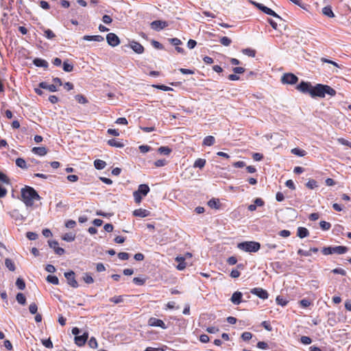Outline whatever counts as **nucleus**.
<instances>
[{
	"instance_id": "f257e3e1",
	"label": "nucleus",
	"mask_w": 351,
	"mask_h": 351,
	"mask_svg": "<svg viewBox=\"0 0 351 351\" xmlns=\"http://www.w3.org/2000/svg\"><path fill=\"white\" fill-rule=\"evenodd\" d=\"M297 90L302 93H308L311 97H325L326 95L333 97L336 95V90L328 85L317 84L312 86L310 82H301L297 87Z\"/></svg>"
},
{
	"instance_id": "f03ea898",
	"label": "nucleus",
	"mask_w": 351,
	"mask_h": 351,
	"mask_svg": "<svg viewBox=\"0 0 351 351\" xmlns=\"http://www.w3.org/2000/svg\"><path fill=\"white\" fill-rule=\"evenodd\" d=\"M21 197L22 200L27 206H32L34 204V200L40 199V197L36 190L27 186L21 189Z\"/></svg>"
},
{
	"instance_id": "7ed1b4c3",
	"label": "nucleus",
	"mask_w": 351,
	"mask_h": 351,
	"mask_svg": "<svg viewBox=\"0 0 351 351\" xmlns=\"http://www.w3.org/2000/svg\"><path fill=\"white\" fill-rule=\"evenodd\" d=\"M237 248L245 252H256L261 248V244L256 241H244L237 244Z\"/></svg>"
},
{
	"instance_id": "20e7f679",
	"label": "nucleus",
	"mask_w": 351,
	"mask_h": 351,
	"mask_svg": "<svg viewBox=\"0 0 351 351\" xmlns=\"http://www.w3.org/2000/svg\"><path fill=\"white\" fill-rule=\"evenodd\" d=\"M150 189L147 184H142L138 187V190L133 193L134 201L136 204H140L142 201V196H146Z\"/></svg>"
},
{
	"instance_id": "39448f33",
	"label": "nucleus",
	"mask_w": 351,
	"mask_h": 351,
	"mask_svg": "<svg viewBox=\"0 0 351 351\" xmlns=\"http://www.w3.org/2000/svg\"><path fill=\"white\" fill-rule=\"evenodd\" d=\"M298 77L291 73L284 74L281 77V82L282 84H295L298 82Z\"/></svg>"
},
{
	"instance_id": "423d86ee",
	"label": "nucleus",
	"mask_w": 351,
	"mask_h": 351,
	"mask_svg": "<svg viewBox=\"0 0 351 351\" xmlns=\"http://www.w3.org/2000/svg\"><path fill=\"white\" fill-rule=\"evenodd\" d=\"M252 3L258 8L260 10L263 12L264 13L272 16L274 17L281 19L278 14H277L274 10L271 9L267 8V6L264 5L262 3H256V2H252Z\"/></svg>"
},
{
	"instance_id": "0eeeda50",
	"label": "nucleus",
	"mask_w": 351,
	"mask_h": 351,
	"mask_svg": "<svg viewBox=\"0 0 351 351\" xmlns=\"http://www.w3.org/2000/svg\"><path fill=\"white\" fill-rule=\"evenodd\" d=\"M250 293L256 295L261 299L265 300L268 298L269 294L267 291L263 288L256 287L250 290Z\"/></svg>"
},
{
	"instance_id": "6e6552de",
	"label": "nucleus",
	"mask_w": 351,
	"mask_h": 351,
	"mask_svg": "<svg viewBox=\"0 0 351 351\" xmlns=\"http://www.w3.org/2000/svg\"><path fill=\"white\" fill-rule=\"evenodd\" d=\"M64 276L67 280V282L73 288L78 287V283L75 278V273L72 271L64 273Z\"/></svg>"
},
{
	"instance_id": "1a4fd4ad",
	"label": "nucleus",
	"mask_w": 351,
	"mask_h": 351,
	"mask_svg": "<svg viewBox=\"0 0 351 351\" xmlns=\"http://www.w3.org/2000/svg\"><path fill=\"white\" fill-rule=\"evenodd\" d=\"M106 40L108 45L112 47H116L120 43L119 37L114 33L108 34L106 36Z\"/></svg>"
},
{
	"instance_id": "9d476101",
	"label": "nucleus",
	"mask_w": 351,
	"mask_h": 351,
	"mask_svg": "<svg viewBox=\"0 0 351 351\" xmlns=\"http://www.w3.org/2000/svg\"><path fill=\"white\" fill-rule=\"evenodd\" d=\"M148 325L150 326L160 327L163 329L167 328L165 322L162 319L156 317H150L148 320Z\"/></svg>"
},
{
	"instance_id": "9b49d317",
	"label": "nucleus",
	"mask_w": 351,
	"mask_h": 351,
	"mask_svg": "<svg viewBox=\"0 0 351 351\" xmlns=\"http://www.w3.org/2000/svg\"><path fill=\"white\" fill-rule=\"evenodd\" d=\"M150 25L153 29L156 31H160L167 27L168 24L166 21L156 20L152 22Z\"/></svg>"
},
{
	"instance_id": "f8f14e48",
	"label": "nucleus",
	"mask_w": 351,
	"mask_h": 351,
	"mask_svg": "<svg viewBox=\"0 0 351 351\" xmlns=\"http://www.w3.org/2000/svg\"><path fill=\"white\" fill-rule=\"evenodd\" d=\"M49 245L51 248L54 250V252L58 255H62L64 253V250L60 247H58V243L56 241H49Z\"/></svg>"
},
{
	"instance_id": "ddd939ff",
	"label": "nucleus",
	"mask_w": 351,
	"mask_h": 351,
	"mask_svg": "<svg viewBox=\"0 0 351 351\" xmlns=\"http://www.w3.org/2000/svg\"><path fill=\"white\" fill-rule=\"evenodd\" d=\"M130 47L136 53L141 54L144 51V47L139 43L136 41H132L130 43Z\"/></svg>"
},
{
	"instance_id": "4468645a",
	"label": "nucleus",
	"mask_w": 351,
	"mask_h": 351,
	"mask_svg": "<svg viewBox=\"0 0 351 351\" xmlns=\"http://www.w3.org/2000/svg\"><path fill=\"white\" fill-rule=\"evenodd\" d=\"M242 297H243V294L240 291H236L234 292L231 298H230V301L235 305H238L240 303H241L242 302Z\"/></svg>"
},
{
	"instance_id": "2eb2a0df",
	"label": "nucleus",
	"mask_w": 351,
	"mask_h": 351,
	"mask_svg": "<svg viewBox=\"0 0 351 351\" xmlns=\"http://www.w3.org/2000/svg\"><path fill=\"white\" fill-rule=\"evenodd\" d=\"M150 212L146 209L138 208L133 211V215L138 217H146L149 216Z\"/></svg>"
},
{
	"instance_id": "dca6fc26",
	"label": "nucleus",
	"mask_w": 351,
	"mask_h": 351,
	"mask_svg": "<svg viewBox=\"0 0 351 351\" xmlns=\"http://www.w3.org/2000/svg\"><path fill=\"white\" fill-rule=\"evenodd\" d=\"M39 88L48 90L50 92H56L57 86L55 84H49L46 82H42L39 84Z\"/></svg>"
},
{
	"instance_id": "f3484780",
	"label": "nucleus",
	"mask_w": 351,
	"mask_h": 351,
	"mask_svg": "<svg viewBox=\"0 0 351 351\" xmlns=\"http://www.w3.org/2000/svg\"><path fill=\"white\" fill-rule=\"evenodd\" d=\"M253 204H250L248 206L247 208L250 211H254L256 209L257 206H263L265 204L264 201L261 198H256L254 201Z\"/></svg>"
},
{
	"instance_id": "a211bd4d",
	"label": "nucleus",
	"mask_w": 351,
	"mask_h": 351,
	"mask_svg": "<svg viewBox=\"0 0 351 351\" xmlns=\"http://www.w3.org/2000/svg\"><path fill=\"white\" fill-rule=\"evenodd\" d=\"M88 339V335L86 333L83 334L82 335H77L75 337V343L79 346H82L84 345L86 340Z\"/></svg>"
},
{
	"instance_id": "6ab92c4d",
	"label": "nucleus",
	"mask_w": 351,
	"mask_h": 351,
	"mask_svg": "<svg viewBox=\"0 0 351 351\" xmlns=\"http://www.w3.org/2000/svg\"><path fill=\"white\" fill-rule=\"evenodd\" d=\"M83 40H88V41L102 42V41H104V38L103 36H101L100 35H95V36L86 35V36H84Z\"/></svg>"
},
{
	"instance_id": "aec40b11",
	"label": "nucleus",
	"mask_w": 351,
	"mask_h": 351,
	"mask_svg": "<svg viewBox=\"0 0 351 351\" xmlns=\"http://www.w3.org/2000/svg\"><path fill=\"white\" fill-rule=\"evenodd\" d=\"M32 152L40 156H43L47 154V150L45 147H35L32 148Z\"/></svg>"
},
{
	"instance_id": "412c9836",
	"label": "nucleus",
	"mask_w": 351,
	"mask_h": 351,
	"mask_svg": "<svg viewBox=\"0 0 351 351\" xmlns=\"http://www.w3.org/2000/svg\"><path fill=\"white\" fill-rule=\"evenodd\" d=\"M33 63L38 67L47 68L49 65L48 62L45 60L41 58H35L33 60Z\"/></svg>"
},
{
	"instance_id": "4be33fe9",
	"label": "nucleus",
	"mask_w": 351,
	"mask_h": 351,
	"mask_svg": "<svg viewBox=\"0 0 351 351\" xmlns=\"http://www.w3.org/2000/svg\"><path fill=\"white\" fill-rule=\"evenodd\" d=\"M309 232L308 230L304 227H299L297 231V236L301 239H303L307 236H308Z\"/></svg>"
},
{
	"instance_id": "5701e85b",
	"label": "nucleus",
	"mask_w": 351,
	"mask_h": 351,
	"mask_svg": "<svg viewBox=\"0 0 351 351\" xmlns=\"http://www.w3.org/2000/svg\"><path fill=\"white\" fill-rule=\"evenodd\" d=\"M333 254H343L348 251V248L345 246H335L332 248Z\"/></svg>"
},
{
	"instance_id": "b1692460",
	"label": "nucleus",
	"mask_w": 351,
	"mask_h": 351,
	"mask_svg": "<svg viewBox=\"0 0 351 351\" xmlns=\"http://www.w3.org/2000/svg\"><path fill=\"white\" fill-rule=\"evenodd\" d=\"M107 143L111 147H115L119 148H122L124 147V144L122 142L118 141L114 138L108 140Z\"/></svg>"
},
{
	"instance_id": "393cba45",
	"label": "nucleus",
	"mask_w": 351,
	"mask_h": 351,
	"mask_svg": "<svg viewBox=\"0 0 351 351\" xmlns=\"http://www.w3.org/2000/svg\"><path fill=\"white\" fill-rule=\"evenodd\" d=\"M94 165L97 169L101 170L106 167V163L102 160L97 159L94 161Z\"/></svg>"
},
{
	"instance_id": "a878e982",
	"label": "nucleus",
	"mask_w": 351,
	"mask_h": 351,
	"mask_svg": "<svg viewBox=\"0 0 351 351\" xmlns=\"http://www.w3.org/2000/svg\"><path fill=\"white\" fill-rule=\"evenodd\" d=\"M215 142V139L213 136H207L203 141V145L206 146H211Z\"/></svg>"
},
{
	"instance_id": "bb28decb",
	"label": "nucleus",
	"mask_w": 351,
	"mask_h": 351,
	"mask_svg": "<svg viewBox=\"0 0 351 351\" xmlns=\"http://www.w3.org/2000/svg\"><path fill=\"white\" fill-rule=\"evenodd\" d=\"M16 165L17 167H19L21 169H28V166L27 165L25 160L21 158H19L16 160Z\"/></svg>"
},
{
	"instance_id": "cd10ccee",
	"label": "nucleus",
	"mask_w": 351,
	"mask_h": 351,
	"mask_svg": "<svg viewBox=\"0 0 351 351\" xmlns=\"http://www.w3.org/2000/svg\"><path fill=\"white\" fill-rule=\"evenodd\" d=\"M41 29L44 31V36L47 39H53L56 37V34L49 29H45L44 27H41Z\"/></svg>"
},
{
	"instance_id": "c85d7f7f",
	"label": "nucleus",
	"mask_w": 351,
	"mask_h": 351,
	"mask_svg": "<svg viewBox=\"0 0 351 351\" xmlns=\"http://www.w3.org/2000/svg\"><path fill=\"white\" fill-rule=\"evenodd\" d=\"M205 165H206L205 159L198 158L195 161V162L193 164V167L202 169L205 166Z\"/></svg>"
},
{
	"instance_id": "c756f323",
	"label": "nucleus",
	"mask_w": 351,
	"mask_h": 351,
	"mask_svg": "<svg viewBox=\"0 0 351 351\" xmlns=\"http://www.w3.org/2000/svg\"><path fill=\"white\" fill-rule=\"evenodd\" d=\"M322 13L330 18H332L335 16L334 13L330 6L324 7L322 9Z\"/></svg>"
},
{
	"instance_id": "7c9ffc66",
	"label": "nucleus",
	"mask_w": 351,
	"mask_h": 351,
	"mask_svg": "<svg viewBox=\"0 0 351 351\" xmlns=\"http://www.w3.org/2000/svg\"><path fill=\"white\" fill-rule=\"evenodd\" d=\"M291 152L296 156L302 157L306 154V152L304 149H300L299 148H293L291 149Z\"/></svg>"
},
{
	"instance_id": "2f4dec72",
	"label": "nucleus",
	"mask_w": 351,
	"mask_h": 351,
	"mask_svg": "<svg viewBox=\"0 0 351 351\" xmlns=\"http://www.w3.org/2000/svg\"><path fill=\"white\" fill-rule=\"evenodd\" d=\"M16 299L17 302L22 305H25L26 304V298L22 293H17Z\"/></svg>"
},
{
	"instance_id": "473e14b6",
	"label": "nucleus",
	"mask_w": 351,
	"mask_h": 351,
	"mask_svg": "<svg viewBox=\"0 0 351 351\" xmlns=\"http://www.w3.org/2000/svg\"><path fill=\"white\" fill-rule=\"evenodd\" d=\"M62 238L64 241H66L67 242H71V241H73L75 240V234L70 232V233H66L65 234H64L62 236Z\"/></svg>"
},
{
	"instance_id": "72a5a7b5",
	"label": "nucleus",
	"mask_w": 351,
	"mask_h": 351,
	"mask_svg": "<svg viewBox=\"0 0 351 351\" xmlns=\"http://www.w3.org/2000/svg\"><path fill=\"white\" fill-rule=\"evenodd\" d=\"M5 265L9 269V270L13 271L15 270V265L12 261L10 258L5 260Z\"/></svg>"
},
{
	"instance_id": "f704fd0d",
	"label": "nucleus",
	"mask_w": 351,
	"mask_h": 351,
	"mask_svg": "<svg viewBox=\"0 0 351 351\" xmlns=\"http://www.w3.org/2000/svg\"><path fill=\"white\" fill-rule=\"evenodd\" d=\"M242 53L246 56L250 57H254L256 55V51L254 49H252L250 48L243 49L242 50Z\"/></svg>"
},
{
	"instance_id": "c9c22d12",
	"label": "nucleus",
	"mask_w": 351,
	"mask_h": 351,
	"mask_svg": "<svg viewBox=\"0 0 351 351\" xmlns=\"http://www.w3.org/2000/svg\"><path fill=\"white\" fill-rule=\"evenodd\" d=\"M158 152L161 154L169 155L171 152V149L169 147H160L158 149Z\"/></svg>"
},
{
	"instance_id": "e433bc0d",
	"label": "nucleus",
	"mask_w": 351,
	"mask_h": 351,
	"mask_svg": "<svg viewBox=\"0 0 351 351\" xmlns=\"http://www.w3.org/2000/svg\"><path fill=\"white\" fill-rule=\"evenodd\" d=\"M47 280L53 285H58L59 283V280L56 276L49 275L47 277Z\"/></svg>"
},
{
	"instance_id": "4c0bfd02",
	"label": "nucleus",
	"mask_w": 351,
	"mask_h": 351,
	"mask_svg": "<svg viewBox=\"0 0 351 351\" xmlns=\"http://www.w3.org/2000/svg\"><path fill=\"white\" fill-rule=\"evenodd\" d=\"M16 285L20 290H23L25 288V283L22 278H17Z\"/></svg>"
},
{
	"instance_id": "58836bf2",
	"label": "nucleus",
	"mask_w": 351,
	"mask_h": 351,
	"mask_svg": "<svg viewBox=\"0 0 351 351\" xmlns=\"http://www.w3.org/2000/svg\"><path fill=\"white\" fill-rule=\"evenodd\" d=\"M319 226L323 230H328L331 228V224L329 222H326L325 221H321Z\"/></svg>"
},
{
	"instance_id": "ea45409f",
	"label": "nucleus",
	"mask_w": 351,
	"mask_h": 351,
	"mask_svg": "<svg viewBox=\"0 0 351 351\" xmlns=\"http://www.w3.org/2000/svg\"><path fill=\"white\" fill-rule=\"evenodd\" d=\"M75 98L76 101H77V102L80 104H84L88 102V100L86 99V98L82 95H77L75 96Z\"/></svg>"
},
{
	"instance_id": "a19ab883",
	"label": "nucleus",
	"mask_w": 351,
	"mask_h": 351,
	"mask_svg": "<svg viewBox=\"0 0 351 351\" xmlns=\"http://www.w3.org/2000/svg\"><path fill=\"white\" fill-rule=\"evenodd\" d=\"M306 185L308 189H313L317 186V181L313 179L309 180Z\"/></svg>"
},
{
	"instance_id": "79ce46f5",
	"label": "nucleus",
	"mask_w": 351,
	"mask_h": 351,
	"mask_svg": "<svg viewBox=\"0 0 351 351\" xmlns=\"http://www.w3.org/2000/svg\"><path fill=\"white\" fill-rule=\"evenodd\" d=\"M73 69V66L67 62H63V70L66 72H71Z\"/></svg>"
},
{
	"instance_id": "37998d69",
	"label": "nucleus",
	"mask_w": 351,
	"mask_h": 351,
	"mask_svg": "<svg viewBox=\"0 0 351 351\" xmlns=\"http://www.w3.org/2000/svg\"><path fill=\"white\" fill-rule=\"evenodd\" d=\"M208 205L210 207V208H219V202L218 201H217L216 199H210L208 202Z\"/></svg>"
},
{
	"instance_id": "c03bdc74",
	"label": "nucleus",
	"mask_w": 351,
	"mask_h": 351,
	"mask_svg": "<svg viewBox=\"0 0 351 351\" xmlns=\"http://www.w3.org/2000/svg\"><path fill=\"white\" fill-rule=\"evenodd\" d=\"M43 345L47 348H52L53 343L51 339L49 338L47 339H42L41 340Z\"/></svg>"
},
{
	"instance_id": "a18cd8bd",
	"label": "nucleus",
	"mask_w": 351,
	"mask_h": 351,
	"mask_svg": "<svg viewBox=\"0 0 351 351\" xmlns=\"http://www.w3.org/2000/svg\"><path fill=\"white\" fill-rule=\"evenodd\" d=\"M110 301L114 303V304H119L123 301V296L119 295V296H114L111 298H110Z\"/></svg>"
},
{
	"instance_id": "49530a36",
	"label": "nucleus",
	"mask_w": 351,
	"mask_h": 351,
	"mask_svg": "<svg viewBox=\"0 0 351 351\" xmlns=\"http://www.w3.org/2000/svg\"><path fill=\"white\" fill-rule=\"evenodd\" d=\"M83 280L87 284H92L94 282L93 277L88 274H84V276L83 277Z\"/></svg>"
},
{
	"instance_id": "de8ad7c7",
	"label": "nucleus",
	"mask_w": 351,
	"mask_h": 351,
	"mask_svg": "<svg viewBox=\"0 0 351 351\" xmlns=\"http://www.w3.org/2000/svg\"><path fill=\"white\" fill-rule=\"evenodd\" d=\"M300 341L302 343H303L304 345H309L311 343L312 340L309 337L302 336L300 338Z\"/></svg>"
},
{
	"instance_id": "09e8293b",
	"label": "nucleus",
	"mask_w": 351,
	"mask_h": 351,
	"mask_svg": "<svg viewBox=\"0 0 351 351\" xmlns=\"http://www.w3.org/2000/svg\"><path fill=\"white\" fill-rule=\"evenodd\" d=\"M231 40L226 36H223L220 39L221 44L224 46H229L231 44Z\"/></svg>"
},
{
	"instance_id": "8fccbe9b",
	"label": "nucleus",
	"mask_w": 351,
	"mask_h": 351,
	"mask_svg": "<svg viewBox=\"0 0 351 351\" xmlns=\"http://www.w3.org/2000/svg\"><path fill=\"white\" fill-rule=\"evenodd\" d=\"M276 301L277 302L278 304L282 306H285L287 305V300H286L285 299L281 298L280 296H278L276 299Z\"/></svg>"
},
{
	"instance_id": "3c124183",
	"label": "nucleus",
	"mask_w": 351,
	"mask_h": 351,
	"mask_svg": "<svg viewBox=\"0 0 351 351\" xmlns=\"http://www.w3.org/2000/svg\"><path fill=\"white\" fill-rule=\"evenodd\" d=\"M321 61L322 62H326V63L331 64H332L333 66H335L337 68H341V67L337 62H334L332 60H328L327 58H321Z\"/></svg>"
},
{
	"instance_id": "603ef678",
	"label": "nucleus",
	"mask_w": 351,
	"mask_h": 351,
	"mask_svg": "<svg viewBox=\"0 0 351 351\" xmlns=\"http://www.w3.org/2000/svg\"><path fill=\"white\" fill-rule=\"evenodd\" d=\"M0 181L5 184H10V180L5 174L0 171Z\"/></svg>"
},
{
	"instance_id": "864d4df0",
	"label": "nucleus",
	"mask_w": 351,
	"mask_h": 351,
	"mask_svg": "<svg viewBox=\"0 0 351 351\" xmlns=\"http://www.w3.org/2000/svg\"><path fill=\"white\" fill-rule=\"evenodd\" d=\"M252 337V334L250 332H244L241 335V338L243 341H248V340L251 339Z\"/></svg>"
},
{
	"instance_id": "5fc2aeb1",
	"label": "nucleus",
	"mask_w": 351,
	"mask_h": 351,
	"mask_svg": "<svg viewBox=\"0 0 351 351\" xmlns=\"http://www.w3.org/2000/svg\"><path fill=\"white\" fill-rule=\"evenodd\" d=\"M88 345L91 348H96L97 347V342L96 339L91 337L88 341Z\"/></svg>"
},
{
	"instance_id": "6e6d98bb",
	"label": "nucleus",
	"mask_w": 351,
	"mask_h": 351,
	"mask_svg": "<svg viewBox=\"0 0 351 351\" xmlns=\"http://www.w3.org/2000/svg\"><path fill=\"white\" fill-rule=\"evenodd\" d=\"M26 236L28 238V239H29L31 241L36 240L38 237V234L33 232H27Z\"/></svg>"
},
{
	"instance_id": "4d7b16f0",
	"label": "nucleus",
	"mask_w": 351,
	"mask_h": 351,
	"mask_svg": "<svg viewBox=\"0 0 351 351\" xmlns=\"http://www.w3.org/2000/svg\"><path fill=\"white\" fill-rule=\"evenodd\" d=\"M29 310L32 314H36L38 310L36 303H32L29 306Z\"/></svg>"
},
{
	"instance_id": "13d9d810",
	"label": "nucleus",
	"mask_w": 351,
	"mask_h": 351,
	"mask_svg": "<svg viewBox=\"0 0 351 351\" xmlns=\"http://www.w3.org/2000/svg\"><path fill=\"white\" fill-rule=\"evenodd\" d=\"M166 164H167V160H165V159H160V160H157L154 162L155 166H156V167H163V166H165Z\"/></svg>"
},
{
	"instance_id": "bf43d9fd",
	"label": "nucleus",
	"mask_w": 351,
	"mask_h": 351,
	"mask_svg": "<svg viewBox=\"0 0 351 351\" xmlns=\"http://www.w3.org/2000/svg\"><path fill=\"white\" fill-rule=\"evenodd\" d=\"M118 257L121 260H128L130 257L129 254L127 252H119L118 254Z\"/></svg>"
},
{
	"instance_id": "052dcab7",
	"label": "nucleus",
	"mask_w": 351,
	"mask_h": 351,
	"mask_svg": "<svg viewBox=\"0 0 351 351\" xmlns=\"http://www.w3.org/2000/svg\"><path fill=\"white\" fill-rule=\"evenodd\" d=\"M75 225L76 222L72 219L68 220L65 223V226L67 228H73L75 226Z\"/></svg>"
},
{
	"instance_id": "680f3d73",
	"label": "nucleus",
	"mask_w": 351,
	"mask_h": 351,
	"mask_svg": "<svg viewBox=\"0 0 351 351\" xmlns=\"http://www.w3.org/2000/svg\"><path fill=\"white\" fill-rule=\"evenodd\" d=\"M138 148L140 152L143 154L148 152L151 149V147L148 145H141Z\"/></svg>"
},
{
	"instance_id": "e2e57ef3",
	"label": "nucleus",
	"mask_w": 351,
	"mask_h": 351,
	"mask_svg": "<svg viewBox=\"0 0 351 351\" xmlns=\"http://www.w3.org/2000/svg\"><path fill=\"white\" fill-rule=\"evenodd\" d=\"M133 282L138 285H143L145 283V280L136 277L133 278Z\"/></svg>"
},
{
	"instance_id": "0e129e2a",
	"label": "nucleus",
	"mask_w": 351,
	"mask_h": 351,
	"mask_svg": "<svg viewBox=\"0 0 351 351\" xmlns=\"http://www.w3.org/2000/svg\"><path fill=\"white\" fill-rule=\"evenodd\" d=\"M115 123L121 125H127L128 121L125 117H120L116 120Z\"/></svg>"
},
{
	"instance_id": "69168bd1",
	"label": "nucleus",
	"mask_w": 351,
	"mask_h": 351,
	"mask_svg": "<svg viewBox=\"0 0 351 351\" xmlns=\"http://www.w3.org/2000/svg\"><path fill=\"white\" fill-rule=\"evenodd\" d=\"M210 339L207 335L203 334L199 336V341L202 343H208Z\"/></svg>"
},
{
	"instance_id": "338daca9",
	"label": "nucleus",
	"mask_w": 351,
	"mask_h": 351,
	"mask_svg": "<svg viewBox=\"0 0 351 351\" xmlns=\"http://www.w3.org/2000/svg\"><path fill=\"white\" fill-rule=\"evenodd\" d=\"M285 185L292 190H294L295 189V184L292 180H287V182H285Z\"/></svg>"
},
{
	"instance_id": "774afa93",
	"label": "nucleus",
	"mask_w": 351,
	"mask_h": 351,
	"mask_svg": "<svg viewBox=\"0 0 351 351\" xmlns=\"http://www.w3.org/2000/svg\"><path fill=\"white\" fill-rule=\"evenodd\" d=\"M112 21V18L109 15H104L102 17V21L106 24L111 23Z\"/></svg>"
}]
</instances>
